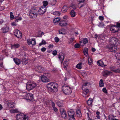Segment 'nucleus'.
<instances>
[{"mask_svg": "<svg viewBox=\"0 0 120 120\" xmlns=\"http://www.w3.org/2000/svg\"><path fill=\"white\" fill-rule=\"evenodd\" d=\"M118 41V39L115 37H112L109 39V41L111 43V44H109L107 47L110 51L112 52H113L115 51L117 49V47L116 44Z\"/></svg>", "mask_w": 120, "mask_h": 120, "instance_id": "obj_1", "label": "nucleus"}, {"mask_svg": "<svg viewBox=\"0 0 120 120\" xmlns=\"http://www.w3.org/2000/svg\"><path fill=\"white\" fill-rule=\"evenodd\" d=\"M89 82H87L84 83L82 85V89L83 90V96L85 97L86 98L89 96V90L88 89L87 87L90 85Z\"/></svg>", "mask_w": 120, "mask_h": 120, "instance_id": "obj_2", "label": "nucleus"}, {"mask_svg": "<svg viewBox=\"0 0 120 120\" xmlns=\"http://www.w3.org/2000/svg\"><path fill=\"white\" fill-rule=\"evenodd\" d=\"M58 85L55 82H51L49 83L47 86L48 90L50 92H56L57 90Z\"/></svg>", "mask_w": 120, "mask_h": 120, "instance_id": "obj_3", "label": "nucleus"}, {"mask_svg": "<svg viewBox=\"0 0 120 120\" xmlns=\"http://www.w3.org/2000/svg\"><path fill=\"white\" fill-rule=\"evenodd\" d=\"M63 93L65 94L70 95L71 93L72 90L71 87L66 84L64 85L62 87Z\"/></svg>", "mask_w": 120, "mask_h": 120, "instance_id": "obj_4", "label": "nucleus"}, {"mask_svg": "<svg viewBox=\"0 0 120 120\" xmlns=\"http://www.w3.org/2000/svg\"><path fill=\"white\" fill-rule=\"evenodd\" d=\"M38 11L36 8L35 7H32L31 9L29 11V16L32 18H36L38 15Z\"/></svg>", "mask_w": 120, "mask_h": 120, "instance_id": "obj_5", "label": "nucleus"}, {"mask_svg": "<svg viewBox=\"0 0 120 120\" xmlns=\"http://www.w3.org/2000/svg\"><path fill=\"white\" fill-rule=\"evenodd\" d=\"M16 120H28V116L23 113H19L16 115Z\"/></svg>", "mask_w": 120, "mask_h": 120, "instance_id": "obj_6", "label": "nucleus"}, {"mask_svg": "<svg viewBox=\"0 0 120 120\" xmlns=\"http://www.w3.org/2000/svg\"><path fill=\"white\" fill-rule=\"evenodd\" d=\"M23 95H22L25 99L28 100V101H31L34 99L33 95L31 93L27 94L26 93H23Z\"/></svg>", "mask_w": 120, "mask_h": 120, "instance_id": "obj_7", "label": "nucleus"}, {"mask_svg": "<svg viewBox=\"0 0 120 120\" xmlns=\"http://www.w3.org/2000/svg\"><path fill=\"white\" fill-rule=\"evenodd\" d=\"M37 86L36 84L34 82H28L26 84V89L29 91L33 89Z\"/></svg>", "mask_w": 120, "mask_h": 120, "instance_id": "obj_8", "label": "nucleus"}, {"mask_svg": "<svg viewBox=\"0 0 120 120\" xmlns=\"http://www.w3.org/2000/svg\"><path fill=\"white\" fill-rule=\"evenodd\" d=\"M110 31L113 33L117 32L120 30V29L115 25L111 26L110 28Z\"/></svg>", "mask_w": 120, "mask_h": 120, "instance_id": "obj_9", "label": "nucleus"}, {"mask_svg": "<svg viewBox=\"0 0 120 120\" xmlns=\"http://www.w3.org/2000/svg\"><path fill=\"white\" fill-rule=\"evenodd\" d=\"M14 34L18 38H21L22 37V34L18 30H16L14 31Z\"/></svg>", "mask_w": 120, "mask_h": 120, "instance_id": "obj_10", "label": "nucleus"}, {"mask_svg": "<svg viewBox=\"0 0 120 120\" xmlns=\"http://www.w3.org/2000/svg\"><path fill=\"white\" fill-rule=\"evenodd\" d=\"M77 1L79 2L78 4V6L79 8H81L86 4V3L84 2L85 0H77Z\"/></svg>", "mask_w": 120, "mask_h": 120, "instance_id": "obj_11", "label": "nucleus"}, {"mask_svg": "<svg viewBox=\"0 0 120 120\" xmlns=\"http://www.w3.org/2000/svg\"><path fill=\"white\" fill-rule=\"evenodd\" d=\"M61 115L62 117L63 118L66 119L67 118V115L64 109H62L60 110Z\"/></svg>", "mask_w": 120, "mask_h": 120, "instance_id": "obj_12", "label": "nucleus"}, {"mask_svg": "<svg viewBox=\"0 0 120 120\" xmlns=\"http://www.w3.org/2000/svg\"><path fill=\"white\" fill-rule=\"evenodd\" d=\"M46 11V7H43L41 6V8L39 9L38 11L40 14L45 13Z\"/></svg>", "mask_w": 120, "mask_h": 120, "instance_id": "obj_13", "label": "nucleus"}, {"mask_svg": "<svg viewBox=\"0 0 120 120\" xmlns=\"http://www.w3.org/2000/svg\"><path fill=\"white\" fill-rule=\"evenodd\" d=\"M41 77V80L43 82H47L49 81V79L45 76L42 75Z\"/></svg>", "mask_w": 120, "mask_h": 120, "instance_id": "obj_14", "label": "nucleus"}, {"mask_svg": "<svg viewBox=\"0 0 120 120\" xmlns=\"http://www.w3.org/2000/svg\"><path fill=\"white\" fill-rule=\"evenodd\" d=\"M112 73L111 71L107 70L104 71L102 72L103 75L104 76L109 75Z\"/></svg>", "mask_w": 120, "mask_h": 120, "instance_id": "obj_15", "label": "nucleus"}, {"mask_svg": "<svg viewBox=\"0 0 120 120\" xmlns=\"http://www.w3.org/2000/svg\"><path fill=\"white\" fill-rule=\"evenodd\" d=\"M51 105L53 109V110L54 112H57L58 111V109L57 108L55 107V103L51 100Z\"/></svg>", "mask_w": 120, "mask_h": 120, "instance_id": "obj_16", "label": "nucleus"}, {"mask_svg": "<svg viewBox=\"0 0 120 120\" xmlns=\"http://www.w3.org/2000/svg\"><path fill=\"white\" fill-rule=\"evenodd\" d=\"M9 27L7 26H5L2 28L3 32L4 33H6L8 32L9 30Z\"/></svg>", "mask_w": 120, "mask_h": 120, "instance_id": "obj_17", "label": "nucleus"}, {"mask_svg": "<svg viewBox=\"0 0 120 120\" xmlns=\"http://www.w3.org/2000/svg\"><path fill=\"white\" fill-rule=\"evenodd\" d=\"M97 64L98 65L102 67H105L106 65L104 64L103 62L101 60H100L97 61Z\"/></svg>", "mask_w": 120, "mask_h": 120, "instance_id": "obj_18", "label": "nucleus"}, {"mask_svg": "<svg viewBox=\"0 0 120 120\" xmlns=\"http://www.w3.org/2000/svg\"><path fill=\"white\" fill-rule=\"evenodd\" d=\"M13 60L17 65H19L20 64L21 62L20 60L16 57L14 58Z\"/></svg>", "mask_w": 120, "mask_h": 120, "instance_id": "obj_19", "label": "nucleus"}, {"mask_svg": "<svg viewBox=\"0 0 120 120\" xmlns=\"http://www.w3.org/2000/svg\"><path fill=\"white\" fill-rule=\"evenodd\" d=\"M7 105L9 107L13 108L14 107V103L11 101H9L7 103Z\"/></svg>", "mask_w": 120, "mask_h": 120, "instance_id": "obj_20", "label": "nucleus"}, {"mask_svg": "<svg viewBox=\"0 0 120 120\" xmlns=\"http://www.w3.org/2000/svg\"><path fill=\"white\" fill-rule=\"evenodd\" d=\"M76 113L78 117H81L82 116V113H81L80 110L79 109H77L76 110Z\"/></svg>", "mask_w": 120, "mask_h": 120, "instance_id": "obj_21", "label": "nucleus"}, {"mask_svg": "<svg viewBox=\"0 0 120 120\" xmlns=\"http://www.w3.org/2000/svg\"><path fill=\"white\" fill-rule=\"evenodd\" d=\"M68 8V7L67 6L64 5L62 8L61 11L63 13L67 11Z\"/></svg>", "mask_w": 120, "mask_h": 120, "instance_id": "obj_22", "label": "nucleus"}, {"mask_svg": "<svg viewBox=\"0 0 120 120\" xmlns=\"http://www.w3.org/2000/svg\"><path fill=\"white\" fill-rule=\"evenodd\" d=\"M49 3L51 5H55L56 3V0H48Z\"/></svg>", "mask_w": 120, "mask_h": 120, "instance_id": "obj_23", "label": "nucleus"}, {"mask_svg": "<svg viewBox=\"0 0 120 120\" xmlns=\"http://www.w3.org/2000/svg\"><path fill=\"white\" fill-rule=\"evenodd\" d=\"M20 46L19 44H14L13 45H11V47L15 48H18Z\"/></svg>", "mask_w": 120, "mask_h": 120, "instance_id": "obj_24", "label": "nucleus"}, {"mask_svg": "<svg viewBox=\"0 0 120 120\" xmlns=\"http://www.w3.org/2000/svg\"><path fill=\"white\" fill-rule=\"evenodd\" d=\"M67 25V23L63 22L62 21H61L59 23L60 26L62 27L66 26Z\"/></svg>", "mask_w": 120, "mask_h": 120, "instance_id": "obj_25", "label": "nucleus"}, {"mask_svg": "<svg viewBox=\"0 0 120 120\" xmlns=\"http://www.w3.org/2000/svg\"><path fill=\"white\" fill-rule=\"evenodd\" d=\"M44 68L42 67H41L40 66H38L37 68V70L39 72L41 73L42 71H43L44 70Z\"/></svg>", "mask_w": 120, "mask_h": 120, "instance_id": "obj_26", "label": "nucleus"}, {"mask_svg": "<svg viewBox=\"0 0 120 120\" xmlns=\"http://www.w3.org/2000/svg\"><path fill=\"white\" fill-rule=\"evenodd\" d=\"M68 116L75 115V112L74 111L72 110L69 111H68Z\"/></svg>", "mask_w": 120, "mask_h": 120, "instance_id": "obj_27", "label": "nucleus"}, {"mask_svg": "<svg viewBox=\"0 0 120 120\" xmlns=\"http://www.w3.org/2000/svg\"><path fill=\"white\" fill-rule=\"evenodd\" d=\"M22 62L23 64L25 65L27 64L28 61L26 59L24 58L22 59Z\"/></svg>", "mask_w": 120, "mask_h": 120, "instance_id": "obj_28", "label": "nucleus"}, {"mask_svg": "<svg viewBox=\"0 0 120 120\" xmlns=\"http://www.w3.org/2000/svg\"><path fill=\"white\" fill-rule=\"evenodd\" d=\"M68 64V62L67 60L64 61L63 64V66L64 67V68H67Z\"/></svg>", "mask_w": 120, "mask_h": 120, "instance_id": "obj_29", "label": "nucleus"}, {"mask_svg": "<svg viewBox=\"0 0 120 120\" xmlns=\"http://www.w3.org/2000/svg\"><path fill=\"white\" fill-rule=\"evenodd\" d=\"M57 105L59 107H61L63 105V102L62 101H58L57 102Z\"/></svg>", "mask_w": 120, "mask_h": 120, "instance_id": "obj_30", "label": "nucleus"}, {"mask_svg": "<svg viewBox=\"0 0 120 120\" xmlns=\"http://www.w3.org/2000/svg\"><path fill=\"white\" fill-rule=\"evenodd\" d=\"M99 86L100 87H102L104 86V83L103 82L102 79H101L100 80L99 83Z\"/></svg>", "mask_w": 120, "mask_h": 120, "instance_id": "obj_31", "label": "nucleus"}, {"mask_svg": "<svg viewBox=\"0 0 120 120\" xmlns=\"http://www.w3.org/2000/svg\"><path fill=\"white\" fill-rule=\"evenodd\" d=\"M70 15L71 17H75L76 15V13L74 10H72L70 13Z\"/></svg>", "mask_w": 120, "mask_h": 120, "instance_id": "obj_32", "label": "nucleus"}, {"mask_svg": "<svg viewBox=\"0 0 120 120\" xmlns=\"http://www.w3.org/2000/svg\"><path fill=\"white\" fill-rule=\"evenodd\" d=\"M88 61L89 65H91L93 64V60L90 58L89 57L88 59Z\"/></svg>", "mask_w": 120, "mask_h": 120, "instance_id": "obj_33", "label": "nucleus"}, {"mask_svg": "<svg viewBox=\"0 0 120 120\" xmlns=\"http://www.w3.org/2000/svg\"><path fill=\"white\" fill-rule=\"evenodd\" d=\"M92 102L93 100L90 98L87 101V103L88 105H91Z\"/></svg>", "mask_w": 120, "mask_h": 120, "instance_id": "obj_34", "label": "nucleus"}, {"mask_svg": "<svg viewBox=\"0 0 120 120\" xmlns=\"http://www.w3.org/2000/svg\"><path fill=\"white\" fill-rule=\"evenodd\" d=\"M59 59L60 61L61 62V63L63 61L64 58V56L63 55H61L59 56Z\"/></svg>", "mask_w": 120, "mask_h": 120, "instance_id": "obj_35", "label": "nucleus"}, {"mask_svg": "<svg viewBox=\"0 0 120 120\" xmlns=\"http://www.w3.org/2000/svg\"><path fill=\"white\" fill-rule=\"evenodd\" d=\"M43 5L42 6L43 7H46V6L48 4V2L47 1H44L43 2Z\"/></svg>", "mask_w": 120, "mask_h": 120, "instance_id": "obj_36", "label": "nucleus"}, {"mask_svg": "<svg viewBox=\"0 0 120 120\" xmlns=\"http://www.w3.org/2000/svg\"><path fill=\"white\" fill-rule=\"evenodd\" d=\"M53 14L55 16H59L60 15V13L59 11H55L53 13Z\"/></svg>", "mask_w": 120, "mask_h": 120, "instance_id": "obj_37", "label": "nucleus"}, {"mask_svg": "<svg viewBox=\"0 0 120 120\" xmlns=\"http://www.w3.org/2000/svg\"><path fill=\"white\" fill-rule=\"evenodd\" d=\"M115 56L117 59L120 60V53H117L116 54Z\"/></svg>", "mask_w": 120, "mask_h": 120, "instance_id": "obj_38", "label": "nucleus"}, {"mask_svg": "<svg viewBox=\"0 0 120 120\" xmlns=\"http://www.w3.org/2000/svg\"><path fill=\"white\" fill-rule=\"evenodd\" d=\"M88 49H84L83 51V52L84 55L86 56H88Z\"/></svg>", "mask_w": 120, "mask_h": 120, "instance_id": "obj_39", "label": "nucleus"}, {"mask_svg": "<svg viewBox=\"0 0 120 120\" xmlns=\"http://www.w3.org/2000/svg\"><path fill=\"white\" fill-rule=\"evenodd\" d=\"M60 20V18L58 17H57L54 19H53V21L54 23H55L59 21Z\"/></svg>", "mask_w": 120, "mask_h": 120, "instance_id": "obj_40", "label": "nucleus"}, {"mask_svg": "<svg viewBox=\"0 0 120 120\" xmlns=\"http://www.w3.org/2000/svg\"><path fill=\"white\" fill-rule=\"evenodd\" d=\"M82 63H80L76 65V68L78 69H80L82 68Z\"/></svg>", "mask_w": 120, "mask_h": 120, "instance_id": "obj_41", "label": "nucleus"}, {"mask_svg": "<svg viewBox=\"0 0 120 120\" xmlns=\"http://www.w3.org/2000/svg\"><path fill=\"white\" fill-rule=\"evenodd\" d=\"M113 72L117 73H120V69L116 68Z\"/></svg>", "mask_w": 120, "mask_h": 120, "instance_id": "obj_42", "label": "nucleus"}, {"mask_svg": "<svg viewBox=\"0 0 120 120\" xmlns=\"http://www.w3.org/2000/svg\"><path fill=\"white\" fill-rule=\"evenodd\" d=\"M109 68L110 70L113 72L116 68L115 66H111Z\"/></svg>", "mask_w": 120, "mask_h": 120, "instance_id": "obj_43", "label": "nucleus"}, {"mask_svg": "<svg viewBox=\"0 0 120 120\" xmlns=\"http://www.w3.org/2000/svg\"><path fill=\"white\" fill-rule=\"evenodd\" d=\"M46 44V42L45 41L43 40H42L41 43L39 44V45L41 46L43 45H45Z\"/></svg>", "mask_w": 120, "mask_h": 120, "instance_id": "obj_44", "label": "nucleus"}, {"mask_svg": "<svg viewBox=\"0 0 120 120\" xmlns=\"http://www.w3.org/2000/svg\"><path fill=\"white\" fill-rule=\"evenodd\" d=\"M114 116L112 115H110L109 116V120H112L114 118Z\"/></svg>", "mask_w": 120, "mask_h": 120, "instance_id": "obj_45", "label": "nucleus"}, {"mask_svg": "<svg viewBox=\"0 0 120 120\" xmlns=\"http://www.w3.org/2000/svg\"><path fill=\"white\" fill-rule=\"evenodd\" d=\"M10 19L11 20L13 19L14 18V15H13V13L12 12H11L10 13Z\"/></svg>", "mask_w": 120, "mask_h": 120, "instance_id": "obj_46", "label": "nucleus"}, {"mask_svg": "<svg viewBox=\"0 0 120 120\" xmlns=\"http://www.w3.org/2000/svg\"><path fill=\"white\" fill-rule=\"evenodd\" d=\"M83 43L84 44H85L88 43V41L86 38H84L83 40Z\"/></svg>", "mask_w": 120, "mask_h": 120, "instance_id": "obj_47", "label": "nucleus"}, {"mask_svg": "<svg viewBox=\"0 0 120 120\" xmlns=\"http://www.w3.org/2000/svg\"><path fill=\"white\" fill-rule=\"evenodd\" d=\"M31 42L32 43L31 44L33 46L35 45L36 43L35 39H32V41Z\"/></svg>", "mask_w": 120, "mask_h": 120, "instance_id": "obj_48", "label": "nucleus"}, {"mask_svg": "<svg viewBox=\"0 0 120 120\" xmlns=\"http://www.w3.org/2000/svg\"><path fill=\"white\" fill-rule=\"evenodd\" d=\"M43 75L45 76V77H48V79H49V78L50 76V74L49 73H45Z\"/></svg>", "mask_w": 120, "mask_h": 120, "instance_id": "obj_49", "label": "nucleus"}, {"mask_svg": "<svg viewBox=\"0 0 120 120\" xmlns=\"http://www.w3.org/2000/svg\"><path fill=\"white\" fill-rule=\"evenodd\" d=\"M32 41V39H28L27 40V44L29 45H30L31 44Z\"/></svg>", "mask_w": 120, "mask_h": 120, "instance_id": "obj_50", "label": "nucleus"}, {"mask_svg": "<svg viewBox=\"0 0 120 120\" xmlns=\"http://www.w3.org/2000/svg\"><path fill=\"white\" fill-rule=\"evenodd\" d=\"M104 25V24L102 22H101L98 25V26L100 27H103Z\"/></svg>", "mask_w": 120, "mask_h": 120, "instance_id": "obj_51", "label": "nucleus"}, {"mask_svg": "<svg viewBox=\"0 0 120 120\" xmlns=\"http://www.w3.org/2000/svg\"><path fill=\"white\" fill-rule=\"evenodd\" d=\"M102 91L105 94H107L108 93L107 90L105 87L103 88L102 90Z\"/></svg>", "mask_w": 120, "mask_h": 120, "instance_id": "obj_52", "label": "nucleus"}, {"mask_svg": "<svg viewBox=\"0 0 120 120\" xmlns=\"http://www.w3.org/2000/svg\"><path fill=\"white\" fill-rule=\"evenodd\" d=\"M80 45L78 43H76L75 44L74 47L76 48H78L80 47Z\"/></svg>", "mask_w": 120, "mask_h": 120, "instance_id": "obj_53", "label": "nucleus"}, {"mask_svg": "<svg viewBox=\"0 0 120 120\" xmlns=\"http://www.w3.org/2000/svg\"><path fill=\"white\" fill-rule=\"evenodd\" d=\"M54 39L55 42L56 43L58 42L59 40V38L57 37H55L54 38Z\"/></svg>", "mask_w": 120, "mask_h": 120, "instance_id": "obj_54", "label": "nucleus"}, {"mask_svg": "<svg viewBox=\"0 0 120 120\" xmlns=\"http://www.w3.org/2000/svg\"><path fill=\"white\" fill-rule=\"evenodd\" d=\"M10 112L13 113H17L18 112V110L16 109H12L10 111Z\"/></svg>", "mask_w": 120, "mask_h": 120, "instance_id": "obj_55", "label": "nucleus"}, {"mask_svg": "<svg viewBox=\"0 0 120 120\" xmlns=\"http://www.w3.org/2000/svg\"><path fill=\"white\" fill-rule=\"evenodd\" d=\"M74 40V38H71L69 39V43H71Z\"/></svg>", "mask_w": 120, "mask_h": 120, "instance_id": "obj_56", "label": "nucleus"}, {"mask_svg": "<svg viewBox=\"0 0 120 120\" xmlns=\"http://www.w3.org/2000/svg\"><path fill=\"white\" fill-rule=\"evenodd\" d=\"M22 18L21 17H19V18L16 19L15 21V22H18L19 21H20L22 20Z\"/></svg>", "mask_w": 120, "mask_h": 120, "instance_id": "obj_57", "label": "nucleus"}, {"mask_svg": "<svg viewBox=\"0 0 120 120\" xmlns=\"http://www.w3.org/2000/svg\"><path fill=\"white\" fill-rule=\"evenodd\" d=\"M57 53V51L56 50H54L53 51L52 54L54 56L56 55Z\"/></svg>", "mask_w": 120, "mask_h": 120, "instance_id": "obj_58", "label": "nucleus"}, {"mask_svg": "<svg viewBox=\"0 0 120 120\" xmlns=\"http://www.w3.org/2000/svg\"><path fill=\"white\" fill-rule=\"evenodd\" d=\"M68 120H75V117L68 118Z\"/></svg>", "mask_w": 120, "mask_h": 120, "instance_id": "obj_59", "label": "nucleus"}, {"mask_svg": "<svg viewBox=\"0 0 120 120\" xmlns=\"http://www.w3.org/2000/svg\"><path fill=\"white\" fill-rule=\"evenodd\" d=\"M46 50V48L45 47H42L41 49V50L42 52H44Z\"/></svg>", "mask_w": 120, "mask_h": 120, "instance_id": "obj_60", "label": "nucleus"}, {"mask_svg": "<svg viewBox=\"0 0 120 120\" xmlns=\"http://www.w3.org/2000/svg\"><path fill=\"white\" fill-rule=\"evenodd\" d=\"M99 19L101 20L102 21L103 20L104 18L103 16H100L99 17Z\"/></svg>", "mask_w": 120, "mask_h": 120, "instance_id": "obj_61", "label": "nucleus"}, {"mask_svg": "<svg viewBox=\"0 0 120 120\" xmlns=\"http://www.w3.org/2000/svg\"><path fill=\"white\" fill-rule=\"evenodd\" d=\"M116 26L118 28H120V22H117Z\"/></svg>", "mask_w": 120, "mask_h": 120, "instance_id": "obj_62", "label": "nucleus"}, {"mask_svg": "<svg viewBox=\"0 0 120 120\" xmlns=\"http://www.w3.org/2000/svg\"><path fill=\"white\" fill-rule=\"evenodd\" d=\"M11 25L13 26H17V24L15 22H13L12 23Z\"/></svg>", "mask_w": 120, "mask_h": 120, "instance_id": "obj_63", "label": "nucleus"}, {"mask_svg": "<svg viewBox=\"0 0 120 120\" xmlns=\"http://www.w3.org/2000/svg\"><path fill=\"white\" fill-rule=\"evenodd\" d=\"M71 7L73 9V10H74V11L75 9L76 8V7L74 5H72L71 6Z\"/></svg>", "mask_w": 120, "mask_h": 120, "instance_id": "obj_64", "label": "nucleus"}]
</instances>
